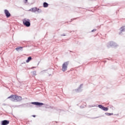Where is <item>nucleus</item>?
I'll return each instance as SVG.
<instances>
[{
	"label": "nucleus",
	"mask_w": 125,
	"mask_h": 125,
	"mask_svg": "<svg viewBox=\"0 0 125 125\" xmlns=\"http://www.w3.org/2000/svg\"><path fill=\"white\" fill-rule=\"evenodd\" d=\"M61 36H63L64 37H65V36H66V35H62Z\"/></svg>",
	"instance_id": "nucleus-20"
},
{
	"label": "nucleus",
	"mask_w": 125,
	"mask_h": 125,
	"mask_svg": "<svg viewBox=\"0 0 125 125\" xmlns=\"http://www.w3.org/2000/svg\"><path fill=\"white\" fill-rule=\"evenodd\" d=\"M25 3H26L28 1V0H25Z\"/></svg>",
	"instance_id": "nucleus-19"
},
{
	"label": "nucleus",
	"mask_w": 125,
	"mask_h": 125,
	"mask_svg": "<svg viewBox=\"0 0 125 125\" xmlns=\"http://www.w3.org/2000/svg\"><path fill=\"white\" fill-rule=\"evenodd\" d=\"M9 124V121L3 120L1 121V125H7Z\"/></svg>",
	"instance_id": "nucleus-7"
},
{
	"label": "nucleus",
	"mask_w": 125,
	"mask_h": 125,
	"mask_svg": "<svg viewBox=\"0 0 125 125\" xmlns=\"http://www.w3.org/2000/svg\"><path fill=\"white\" fill-rule=\"evenodd\" d=\"M34 68H36V67H32V69H34Z\"/></svg>",
	"instance_id": "nucleus-22"
},
{
	"label": "nucleus",
	"mask_w": 125,
	"mask_h": 125,
	"mask_svg": "<svg viewBox=\"0 0 125 125\" xmlns=\"http://www.w3.org/2000/svg\"><path fill=\"white\" fill-rule=\"evenodd\" d=\"M16 50H17V51H23V47L22 46H19L17 47L16 49Z\"/></svg>",
	"instance_id": "nucleus-10"
},
{
	"label": "nucleus",
	"mask_w": 125,
	"mask_h": 125,
	"mask_svg": "<svg viewBox=\"0 0 125 125\" xmlns=\"http://www.w3.org/2000/svg\"><path fill=\"white\" fill-rule=\"evenodd\" d=\"M105 115H106V116H112V115H113V113H105Z\"/></svg>",
	"instance_id": "nucleus-16"
},
{
	"label": "nucleus",
	"mask_w": 125,
	"mask_h": 125,
	"mask_svg": "<svg viewBox=\"0 0 125 125\" xmlns=\"http://www.w3.org/2000/svg\"><path fill=\"white\" fill-rule=\"evenodd\" d=\"M31 104H33V105H36V106H42V105H44L42 103H39V102H32Z\"/></svg>",
	"instance_id": "nucleus-6"
},
{
	"label": "nucleus",
	"mask_w": 125,
	"mask_h": 125,
	"mask_svg": "<svg viewBox=\"0 0 125 125\" xmlns=\"http://www.w3.org/2000/svg\"><path fill=\"white\" fill-rule=\"evenodd\" d=\"M9 98H11V101L20 102L22 100V97L17 95H12L10 97H8V99Z\"/></svg>",
	"instance_id": "nucleus-1"
},
{
	"label": "nucleus",
	"mask_w": 125,
	"mask_h": 125,
	"mask_svg": "<svg viewBox=\"0 0 125 125\" xmlns=\"http://www.w3.org/2000/svg\"><path fill=\"white\" fill-rule=\"evenodd\" d=\"M98 107L99 108H100V109H102V110H103V111H108V110H109V108H108V107H105L104 106L101 104L98 105Z\"/></svg>",
	"instance_id": "nucleus-5"
},
{
	"label": "nucleus",
	"mask_w": 125,
	"mask_h": 125,
	"mask_svg": "<svg viewBox=\"0 0 125 125\" xmlns=\"http://www.w3.org/2000/svg\"><path fill=\"white\" fill-rule=\"evenodd\" d=\"M96 31V29H93L91 31V32H95Z\"/></svg>",
	"instance_id": "nucleus-18"
},
{
	"label": "nucleus",
	"mask_w": 125,
	"mask_h": 125,
	"mask_svg": "<svg viewBox=\"0 0 125 125\" xmlns=\"http://www.w3.org/2000/svg\"><path fill=\"white\" fill-rule=\"evenodd\" d=\"M28 11H31V12H37V7L32 8L31 9H29Z\"/></svg>",
	"instance_id": "nucleus-9"
},
{
	"label": "nucleus",
	"mask_w": 125,
	"mask_h": 125,
	"mask_svg": "<svg viewBox=\"0 0 125 125\" xmlns=\"http://www.w3.org/2000/svg\"><path fill=\"white\" fill-rule=\"evenodd\" d=\"M4 13L7 17V18H8V17H10V13L7 10H4Z\"/></svg>",
	"instance_id": "nucleus-8"
},
{
	"label": "nucleus",
	"mask_w": 125,
	"mask_h": 125,
	"mask_svg": "<svg viewBox=\"0 0 125 125\" xmlns=\"http://www.w3.org/2000/svg\"><path fill=\"white\" fill-rule=\"evenodd\" d=\"M32 74H33V76H36V75H37V72H36V71H33V72H32Z\"/></svg>",
	"instance_id": "nucleus-17"
},
{
	"label": "nucleus",
	"mask_w": 125,
	"mask_h": 125,
	"mask_svg": "<svg viewBox=\"0 0 125 125\" xmlns=\"http://www.w3.org/2000/svg\"><path fill=\"white\" fill-rule=\"evenodd\" d=\"M36 11L38 13H42V10L40 8H38L37 7V9H36Z\"/></svg>",
	"instance_id": "nucleus-14"
},
{
	"label": "nucleus",
	"mask_w": 125,
	"mask_h": 125,
	"mask_svg": "<svg viewBox=\"0 0 125 125\" xmlns=\"http://www.w3.org/2000/svg\"><path fill=\"white\" fill-rule=\"evenodd\" d=\"M120 31L121 32L119 33L120 35H121V34H122V33H124V32H125V26H123L122 27H121L120 29Z\"/></svg>",
	"instance_id": "nucleus-11"
},
{
	"label": "nucleus",
	"mask_w": 125,
	"mask_h": 125,
	"mask_svg": "<svg viewBox=\"0 0 125 125\" xmlns=\"http://www.w3.org/2000/svg\"><path fill=\"white\" fill-rule=\"evenodd\" d=\"M23 24L26 27H30L31 26V22H30V20L24 19L22 20Z\"/></svg>",
	"instance_id": "nucleus-3"
},
{
	"label": "nucleus",
	"mask_w": 125,
	"mask_h": 125,
	"mask_svg": "<svg viewBox=\"0 0 125 125\" xmlns=\"http://www.w3.org/2000/svg\"><path fill=\"white\" fill-rule=\"evenodd\" d=\"M32 60V57H29L27 59V60L26 61V63H29L30 61Z\"/></svg>",
	"instance_id": "nucleus-15"
},
{
	"label": "nucleus",
	"mask_w": 125,
	"mask_h": 125,
	"mask_svg": "<svg viewBox=\"0 0 125 125\" xmlns=\"http://www.w3.org/2000/svg\"><path fill=\"white\" fill-rule=\"evenodd\" d=\"M32 117H34V118H35V117H36V115H33Z\"/></svg>",
	"instance_id": "nucleus-21"
},
{
	"label": "nucleus",
	"mask_w": 125,
	"mask_h": 125,
	"mask_svg": "<svg viewBox=\"0 0 125 125\" xmlns=\"http://www.w3.org/2000/svg\"><path fill=\"white\" fill-rule=\"evenodd\" d=\"M68 65L69 62H64L62 65V72H66L68 69Z\"/></svg>",
	"instance_id": "nucleus-2"
},
{
	"label": "nucleus",
	"mask_w": 125,
	"mask_h": 125,
	"mask_svg": "<svg viewBox=\"0 0 125 125\" xmlns=\"http://www.w3.org/2000/svg\"><path fill=\"white\" fill-rule=\"evenodd\" d=\"M82 87H83V84H81L79 87L78 89V92H81V91H82V90H81Z\"/></svg>",
	"instance_id": "nucleus-13"
},
{
	"label": "nucleus",
	"mask_w": 125,
	"mask_h": 125,
	"mask_svg": "<svg viewBox=\"0 0 125 125\" xmlns=\"http://www.w3.org/2000/svg\"><path fill=\"white\" fill-rule=\"evenodd\" d=\"M107 47H111V46L112 47H116L118 46V45L114 42H110L107 43Z\"/></svg>",
	"instance_id": "nucleus-4"
},
{
	"label": "nucleus",
	"mask_w": 125,
	"mask_h": 125,
	"mask_svg": "<svg viewBox=\"0 0 125 125\" xmlns=\"http://www.w3.org/2000/svg\"><path fill=\"white\" fill-rule=\"evenodd\" d=\"M43 7L44 8L48 7V3H46V2H44L43 3Z\"/></svg>",
	"instance_id": "nucleus-12"
}]
</instances>
